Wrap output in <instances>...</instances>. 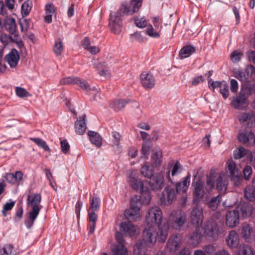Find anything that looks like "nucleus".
I'll list each match as a JSON object with an SVG mask.
<instances>
[{
  "label": "nucleus",
  "instance_id": "1",
  "mask_svg": "<svg viewBox=\"0 0 255 255\" xmlns=\"http://www.w3.org/2000/svg\"><path fill=\"white\" fill-rule=\"evenodd\" d=\"M145 221L148 225L158 227L159 242H165L168 235L169 227L165 223H163V213L161 209L158 206L150 208L146 215Z\"/></svg>",
  "mask_w": 255,
  "mask_h": 255
},
{
  "label": "nucleus",
  "instance_id": "2",
  "mask_svg": "<svg viewBox=\"0 0 255 255\" xmlns=\"http://www.w3.org/2000/svg\"><path fill=\"white\" fill-rule=\"evenodd\" d=\"M159 239V231L153 226L146 228L142 233V239L138 241L134 249V255H149L146 253L148 248L153 247ZM158 242L159 241L158 240Z\"/></svg>",
  "mask_w": 255,
  "mask_h": 255
},
{
  "label": "nucleus",
  "instance_id": "3",
  "mask_svg": "<svg viewBox=\"0 0 255 255\" xmlns=\"http://www.w3.org/2000/svg\"><path fill=\"white\" fill-rule=\"evenodd\" d=\"M41 201V196L39 193L29 195L27 196V202L31 208V211L29 212L28 219L25 221V226L28 229L32 226L42 207V205L40 204Z\"/></svg>",
  "mask_w": 255,
  "mask_h": 255
},
{
  "label": "nucleus",
  "instance_id": "4",
  "mask_svg": "<svg viewBox=\"0 0 255 255\" xmlns=\"http://www.w3.org/2000/svg\"><path fill=\"white\" fill-rule=\"evenodd\" d=\"M127 176L128 182L131 188L136 191H139L142 196L145 194V197L148 198V201L146 202L148 203L150 200V196L149 189L144 185V183L136 178V173L133 170H128Z\"/></svg>",
  "mask_w": 255,
  "mask_h": 255
},
{
  "label": "nucleus",
  "instance_id": "5",
  "mask_svg": "<svg viewBox=\"0 0 255 255\" xmlns=\"http://www.w3.org/2000/svg\"><path fill=\"white\" fill-rule=\"evenodd\" d=\"M187 221V215L181 210H174L168 217V226L176 230L182 228Z\"/></svg>",
  "mask_w": 255,
  "mask_h": 255
},
{
  "label": "nucleus",
  "instance_id": "6",
  "mask_svg": "<svg viewBox=\"0 0 255 255\" xmlns=\"http://www.w3.org/2000/svg\"><path fill=\"white\" fill-rule=\"evenodd\" d=\"M142 0H130L129 3L123 2L116 12L121 16L132 15L137 12L142 5Z\"/></svg>",
  "mask_w": 255,
  "mask_h": 255
},
{
  "label": "nucleus",
  "instance_id": "7",
  "mask_svg": "<svg viewBox=\"0 0 255 255\" xmlns=\"http://www.w3.org/2000/svg\"><path fill=\"white\" fill-rule=\"evenodd\" d=\"M219 234V229L216 221L213 219L208 220L204 228L205 237L210 241H216Z\"/></svg>",
  "mask_w": 255,
  "mask_h": 255
},
{
  "label": "nucleus",
  "instance_id": "8",
  "mask_svg": "<svg viewBox=\"0 0 255 255\" xmlns=\"http://www.w3.org/2000/svg\"><path fill=\"white\" fill-rule=\"evenodd\" d=\"M121 17L116 12H111L110 14L109 27L111 31L116 34H119L122 31L123 22Z\"/></svg>",
  "mask_w": 255,
  "mask_h": 255
},
{
  "label": "nucleus",
  "instance_id": "9",
  "mask_svg": "<svg viewBox=\"0 0 255 255\" xmlns=\"http://www.w3.org/2000/svg\"><path fill=\"white\" fill-rule=\"evenodd\" d=\"M227 169L230 173L231 179L234 182L236 186H240L241 184L242 179L236 163L233 160H229L227 163Z\"/></svg>",
  "mask_w": 255,
  "mask_h": 255
},
{
  "label": "nucleus",
  "instance_id": "10",
  "mask_svg": "<svg viewBox=\"0 0 255 255\" xmlns=\"http://www.w3.org/2000/svg\"><path fill=\"white\" fill-rule=\"evenodd\" d=\"M190 217L192 224L197 228H200L204 219L203 209L200 206H196L191 211Z\"/></svg>",
  "mask_w": 255,
  "mask_h": 255
},
{
  "label": "nucleus",
  "instance_id": "11",
  "mask_svg": "<svg viewBox=\"0 0 255 255\" xmlns=\"http://www.w3.org/2000/svg\"><path fill=\"white\" fill-rule=\"evenodd\" d=\"M176 191L173 188L167 186L162 193L160 201L162 205H170L176 199Z\"/></svg>",
  "mask_w": 255,
  "mask_h": 255
},
{
  "label": "nucleus",
  "instance_id": "12",
  "mask_svg": "<svg viewBox=\"0 0 255 255\" xmlns=\"http://www.w3.org/2000/svg\"><path fill=\"white\" fill-rule=\"evenodd\" d=\"M238 139L248 146H253L255 145V135L252 131H244L238 134Z\"/></svg>",
  "mask_w": 255,
  "mask_h": 255
},
{
  "label": "nucleus",
  "instance_id": "13",
  "mask_svg": "<svg viewBox=\"0 0 255 255\" xmlns=\"http://www.w3.org/2000/svg\"><path fill=\"white\" fill-rule=\"evenodd\" d=\"M240 215L236 209L229 211L226 215V224L227 227L233 228L239 224Z\"/></svg>",
  "mask_w": 255,
  "mask_h": 255
},
{
  "label": "nucleus",
  "instance_id": "14",
  "mask_svg": "<svg viewBox=\"0 0 255 255\" xmlns=\"http://www.w3.org/2000/svg\"><path fill=\"white\" fill-rule=\"evenodd\" d=\"M121 231L129 237H135L139 233L138 228L130 222H125L120 225Z\"/></svg>",
  "mask_w": 255,
  "mask_h": 255
},
{
  "label": "nucleus",
  "instance_id": "15",
  "mask_svg": "<svg viewBox=\"0 0 255 255\" xmlns=\"http://www.w3.org/2000/svg\"><path fill=\"white\" fill-rule=\"evenodd\" d=\"M168 167L172 168L171 170H168L167 172V177L171 182H173V177L180 174L182 170L183 167L178 161H176L174 164L171 162L168 164Z\"/></svg>",
  "mask_w": 255,
  "mask_h": 255
},
{
  "label": "nucleus",
  "instance_id": "16",
  "mask_svg": "<svg viewBox=\"0 0 255 255\" xmlns=\"http://www.w3.org/2000/svg\"><path fill=\"white\" fill-rule=\"evenodd\" d=\"M140 82L145 89H150L154 86L155 80L151 73L143 72L140 75Z\"/></svg>",
  "mask_w": 255,
  "mask_h": 255
},
{
  "label": "nucleus",
  "instance_id": "17",
  "mask_svg": "<svg viewBox=\"0 0 255 255\" xmlns=\"http://www.w3.org/2000/svg\"><path fill=\"white\" fill-rule=\"evenodd\" d=\"M149 179V184L152 190H158L163 187L164 178L162 174L156 173L154 174Z\"/></svg>",
  "mask_w": 255,
  "mask_h": 255
},
{
  "label": "nucleus",
  "instance_id": "18",
  "mask_svg": "<svg viewBox=\"0 0 255 255\" xmlns=\"http://www.w3.org/2000/svg\"><path fill=\"white\" fill-rule=\"evenodd\" d=\"M241 124L248 128L255 126V113L252 112L244 113L239 118Z\"/></svg>",
  "mask_w": 255,
  "mask_h": 255
},
{
  "label": "nucleus",
  "instance_id": "19",
  "mask_svg": "<svg viewBox=\"0 0 255 255\" xmlns=\"http://www.w3.org/2000/svg\"><path fill=\"white\" fill-rule=\"evenodd\" d=\"M181 245V238L180 235L176 234L171 236L167 244V249L170 252H175Z\"/></svg>",
  "mask_w": 255,
  "mask_h": 255
},
{
  "label": "nucleus",
  "instance_id": "20",
  "mask_svg": "<svg viewBox=\"0 0 255 255\" xmlns=\"http://www.w3.org/2000/svg\"><path fill=\"white\" fill-rule=\"evenodd\" d=\"M247 99L248 98L240 92L238 96L234 98L232 105L236 109H243L248 105Z\"/></svg>",
  "mask_w": 255,
  "mask_h": 255
},
{
  "label": "nucleus",
  "instance_id": "21",
  "mask_svg": "<svg viewBox=\"0 0 255 255\" xmlns=\"http://www.w3.org/2000/svg\"><path fill=\"white\" fill-rule=\"evenodd\" d=\"M5 60L11 68L15 67L19 60V55L18 51L12 49L10 52L5 56Z\"/></svg>",
  "mask_w": 255,
  "mask_h": 255
},
{
  "label": "nucleus",
  "instance_id": "22",
  "mask_svg": "<svg viewBox=\"0 0 255 255\" xmlns=\"http://www.w3.org/2000/svg\"><path fill=\"white\" fill-rule=\"evenodd\" d=\"M227 177L224 173L221 172L219 174L216 179V188L220 193H224L228 186Z\"/></svg>",
  "mask_w": 255,
  "mask_h": 255
},
{
  "label": "nucleus",
  "instance_id": "23",
  "mask_svg": "<svg viewBox=\"0 0 255 255\" xmlns=\"http://www.w3.org/2000/svg\"><path fill=\"white\" fill-rule=\"evenodd\" d=\"M227 245L231 248H236L239 245V237L237 233L234 231H231L226 237Z\"/></svg>",
  "mask_w": 255,
  "mask_h": 255
},
{
  "label": "nucleus",
  "instance_id": "24",
  "mask_svg": "<svg viewBox=\"0 0 255 255\" xmlns=\"http://www.w3.org/2000/svg\"><path fill=\"white\" fill-rule=\"evenodd\" d=\"M4 27L5 29L14 37L18 36L15 20L14 18H7L4 22Z\"/></svg>",
  "mask_w": 255,
  "mask_h": 255
},
{
  "label": "nucleus",
  "instance_id": "25",
  "mask_svg": "<svg viewBox=\"0 0 255 255\" xmlns=\"http://www.w3.org/2000/svg\"><path fill=\"white\" fill-rule=\"evenodd\" d=\"M190 175L189 174L186 177L182 178L181 181L176 184V192L178 193L185 192L190 185Z\"/></svg>",
  "mask_w": 255,
  "mask_h": 255
},
{
  "label": "nucleus",
  "instance_id": "26",
  "mask_svg": "<svg viewBox=\"0 0 255 255\" xmlns=\"http://www.w3.org/2000/svg\"><path fill=\"white\" fill-rule=\"evenodd\" d=\"M236 210L241 214L243 218L248 217L252 214L253 207L250 204H241L237 206Z\"/></svg>",
  "mask_w": 255,
  "mask_h": 255
},
{
  "label": "nucleus",
  "instance_id": "27",
  "mask_svg": "<svg viewBox=\"0 0 255 255\" xmlns=\"http://www.w3.org/2000/svg\"><path fill=\"white\" fill-rule=\"evenodd\" d=\"M95 67L97 69L98 73L102 76L109 78L111 76V72L109 67V64L105 62H102L97 64Z\"/></svg>",
  "mask_w": 255,
  "mask_h": 255
},
{
  "label": "nucleus",
  "instance_id": "28",
  "mask_svg": "<svg viewBox=\"0 0 255 255\" xmlns=\"http://www.w3.org/2000/svg\"><path fill=\"white\" fill-rule=\"evenodd\" d=\"M81 118V120H77L75 124V131L79 134H83L87 128L85 123L86 115L84 114Z\"/></svg>",
  "mask_w": 255,
  "mask_h": 255
},
{
  "label": "nucleus",
  "instance_id": "29",
  "mask_svg": "<svg viewBox=\"0 0 255 255\" xmlns=\"http://www.w3.org/2000/svg\"><path fill=\"white\" fill-rule=\"evenodd\" d=\"M162 152L159 147H155L152 151L151 160L156 166L162 163Z\"/></svg>",
  "mask_w": 255,
  "mask_h": 255
},
{
  "label": "nucleus",
  "instance_id": "30",
  "mask_svg": "<svg viewBox=\"0 0 255 255\" xmlns=\"http://www.w3.org/2000/svg\"><path fill=\"white\" fill-rule=\"evenodd\" d=\"M240 92L248 98L255 93V82L246 83L242 87Z\"/></svg>",
  "mask_w": 255,
  "mask_h": 255
},
{
  "label": "nucleus",
  "instance_id": "31",
  "mask_svg": "<svg viewBox=\"0 0 255 255\" xmlns=\"http://www.w3.org/2000/svg\"><path fill=\"white\" fill-rule=\"evenodd\" d=\"M205 189H203V182L201 180H198L196 182L194 196L195 198L201 199L203 197L204 194H206Z\"/></svg>",
  "mask_w": 255,
  "mask_h": 255
},
{
  "label": "nucleus",
  "instance_id": "32",
  "mask_svg": "<svg viewBox=\"0 0 255 255\" xmlns=\"http://www.w3.org/2000/svg\"><path fill=\"white\" fill-rule=\"evenodd\" d=\"M253 230L251 226L247 224H243L241 228V235L243 238L247 241H251L252 234Z\"/></svg>",
  "mask_w": 255,
  "mask_h": 255
},
{
  "label": "nucleus",
  "instance_id": "33",
  "mask_svg": "<svg viewBox=\"0 0 255 255\" xmlns=\"http://www.w3.org/2000/svg\"><path fill=\"white\" fill-rule=\"evenodd\" d=\"M141 174L145 177L150 178L154 174V169L150 162H146L141 168Z\"/></svg>",
  "mask_w": 255,
  "mask_h": 255
},
{
  "label": "nucleus",
  "instance_id": "34",
  "mask_svg": "<svg viewBox=\"0 0 255 255\" xmlns=\"http://www.w3.org/2000/svg\"><path fill=\"white\" fill-rule=\"evenodd\" d=\"M202 238V235L200 231L199 228H196V230L190 236V243L192 245L196 246L201 242Z\"/></svg>",
  "mask_w": 255,
  "mask_h": 255
},
{
  "label": "nucleus",
  "instance_id": "35",
  "mask_svg": "<svg viewBox=\"0 0 255 255\" xmlns=\"http://www.w3.org/2000/svg\"><path fill=\"white\" fill-rule=\"evenodd\" d=\"M91 142L97 147H100L102 144V139L101 136L93 131H89L88 133Z\"/></svg>",
  "mask_w": 255,
  "mask_h": 255
},
{
  "label": "nucleus",
  "instance_id": "36",
  "mask_svg": "<svg viewBox=\"0 0 255 255\" xmlns=\"http://www.w3.org/2000/svg\"><path fill=\"white\" fill-rule=\"evenodd\" d=\"M195 51V48L191 45L184 46L179 51V56L181 59L189 57Z\"/></svg>",
  "mask_w": 255,
  "mask_h": 255
},
{
  "label": "nucleus",
  "instance_id": "37",
  "mask_svg": "<svg viewBox=\"0 0 255 255\" xmlns=\"http://www.w3.org/2000/svg\"><path fill=\"white\" fill-rule=\"evenodd\" d=\"M140 211L129 208L125 211V216L128 220L135 221L140 217Z\"/></svg>",
  "mask_w": 255,
  "mask_h": 255
},
{
  "label": "nucleus",
  "instance_id": "38",
  "mask_svg": "<svg viewBox=\"0 0 255 255\" xmlns=\"http://www.w3.org/2000/svg\"><path fill=\"white\" fill-rule=\"evenodd\" d=\"M112 251L114 255H128V249L125 245L115 244Z\"/></svg>",
  "mask_w": 255,
  "mask_h": 255
},
{
  "label": "nucleus",
  "instance_id": "39",
  "mask_svg": "<svg viewBox=\"0 0 255 255\" xmlns=\"http://www.w3.org/2000/svg\"><path fill=\"white\" fill-rule=\"evenodd\" d=\"M55 12V8L54 5L50 3L47 4L45 6V13L44 19L46 22L50 23L52 22V15Z\"/></svg>",
  "mask_w": 255,
  "mask_h": 255
},
{
  "label": "nucleus",
  "instance_id": "40",
  "mask_svg": "<svg viewBox=\"0 0 255 255\" xmlns=\"http://www.w3.org/2000/svg\"><path fill=\"white\" fill-rule=\"evenodd\" d=\"M129 102V100H116L110 104V107L115 111H119L125 108Z\"/></svg>",
  "mask_w": 255,
  "mask_h": 255
},
{
  "label": "nucleus",
  "instance_id": "41",
  "mask_svg": "<svg viewBox=\"0 0 255 255\" xmlns=\"http://www.w3.org/2000/svg\"><path fill=\"white\" fill-rule=\"evenodd\" d=\"M90 207L89 211L96 212L98 211L100 206V199L96 195H94L90 199Z\"/></svg>",
  "mask_w": 255,
  "mask_h": 255
},
{
  "label": "nucleus",
  "instance_id": "42",
  "mask_svg": "<svg viewBox=\"0 0 255 255\" xmlns=\"http://www.w3.org/2000/svg\"><path fill=\"white\" fill-rule=\"evenodd\" d=\"M245 197L250 201L255 199V188L252 185H248L244 190Z\"/></svg>",
  "mask_w": 255,
  "mask_h": 255
},
{
  "label": "nucleus",
  "instance_id": "43",
  "mask_svg": "<svg viewBox=\"0 0 255 255\" xmlns=\"http://www.w3.org/2000/svg\"><path fill=\"white\" fill-rule=\"evenodd\" d=\"M221 199L222 198L220 195H219L216 197H212L211 199L208 202V206L209 208L212 211L216 210L221 201Z\"/></svg>",
  "mask_w": 255,
  "mask_h": 255
},
{
  "label": "nucleus",
  "instance_id": "44",
  "mask_svg": "<svg viewBox=\"0 0 255 255\" xmlns=\"http://www.w3.org/2000/svg\"><path fill=\"white\" fill-rule=\"evenodd\" d=\"M239 253L240 255H254L252 248L248 245H241Z\"/></svg>",
  "mask_w": 255,
  "mask_h": 255
},
{
  "label": "nucleus",
  "instance_id": "45",
  "mask_svg": "<svg viewBox=\"0 0 255 255\" xmlns=\"http://www.w3.org/2000/svg\"><path fill=\"white\" fill-rule=\"evenodd\" d=\"M214 173L213 171L211 170L209 177H208L206 185L204 188L207 193H210L211 190L213 188L214 185Z\"/></svg>",
  "mask_w": 255,
  "mask_h": 255
},
{
  "label": "nucleus",
  "instance_id": "46",
  "mask_svg": "<svg viewBox=\"0 0 255 255\" xmlns=\"http://www.w3.org/2000/svg\"><path fill=\"white\" fill-rule=\"evenodd\" d=\"M30 140L45 151H49L50 148L45 141L40 138L30 137Z\"/></svg>",
  "mask_w": 255,
  "mask_h": 255
},
{
  "label": "nucleus",
  "instance_id": "47",
  "mask_svg": "<svg viewBox=\"0 0 255 255\" xmlns=\"http://www.w3.org/2000/svg\"><path fill=\"white\" fill-rule=\"evenodd\" d=\"M158 29V28H154L151 25H149L145 30V33L150 37L158 38L160 36V30Z\"/></svg>",
  "mask_w": 255,
  "mask_h": 255
},
{
  "label": "nucleus",
  "instance_id": "48",
  "mask_svg": "<svg viewBox=\"0 0 255 255\" xmlns=\"http://www.w3.org/2000/svg\"><path fill=\"white\" fill-rule=\"evenodd\" d=\"M31 1L27 0L25 1L21 5V12L22 16H27L31 9Z\"/></svg>",
  "mask_w": 255,
  "mask_h": 255
},
{
  "label": "nucleus",
  "instance_id": "49",
  "mask_svg": "<svg viewBox=\"0 0 255 255\" xmlns=\"http://www.w3.org/2000/svg\"><path fill=\"white\" fill-rule=\"evenodd\" d=\"M63 50V46L60 39L56 40L54 47L53 51L56 56H59L62 54Z\"/></svg>",
  "mask_w": 255,
  "mask_h": 255
},
{
  "label": "nucleus",
  "instance_id": "50",
  "mask_svg": "<svg viewBox=\"0 0 255 255\" xmlns=\"http://www.w3.org/2000/svg\"><path fill=\"white\" fill-rule=\"evenodd\" d=\"M150 147L149 145L144 142L142 144V148H141V158L143 160H146L148 158L149 154V150Z\"/></svg>",
  "mask_w": 255,
  "mask_h": 255
},
{
  "label": "nucleus",
  "instance_id": "51",
  "mask_svg": "<svg viewBox=\"0 0 255 255\" xmlns=\"http://www.w3.org/2000/svg\"><path fill=\"white\" fill-rule=\"evenodd\" d=\"M112 143L113 146L120 147V140L121 138V135L117 131H113L112 132Z\"/></svg>",
  "mask_w": 255,
  "mask_h": 255
},
{
  "label": "nucleus",
  "instance_id": "52",
  "mask_svg": "<svg viewBox=\"0 0 255 255\" xmlns=\"http://www.w3.org/2000/svg\"><path fill=\"white\" fill-rule=\"evenodd\" d=\"M212 81V80L211 78L208 79L209 87L211 90H213V91H214L215 88H221V87H223V86L226 83V82L224 81L222 82L218 81L213 82Z\"/></svg>",
  "mask_w": 255,
  "mask_h": 255
},
{
  "label": "nucleus",
  "instance_id": "53",
  "mask_svg": "<svg viewBox=\"0 0 255 255\" xmlns=\"http://www.w3.org/2000/svg\"><path fill=\"white\" fill-rule=\"evenodd\" d=\"M247 150L244 147H239L234 151V157L236 159H240L247 154Z\"/></svg>",
  "mask_w": 255,
  "mask_h": 255
},
{
  "label": "nucleus",
  "instance_id": "54",
  "mask_svg": "<svg viewBox=\"0 0 255 255\" xmlns=\"http://www.w3.org/2000/svg\"><path fill=\"white\" fill-rule=\"evenodd\" d=\"M235 77L240 81L246 82L248 79V75L245 71L241 70H238L235 72Z\"/></svg>",
  "mask_w": 255,
  "mask_h": 255
},
{
  "label": "nucleus",
  "instance_id": "55",
  "mask_svg": "<svg viewBox=\"0 0 255 255\" xmlns=\"http://www.w3.org/2000/svg\"><path fill=\"white\" fill-rule=\"evenodd\" d=\"M16 95L20 98L27 97L30 96V94L24 88L19 87L15 88Z\"/></svg>",
  "mask_w": 255,
  "mask_h": 255
},
{
  "label": "nucleus",
  "instance_id": "56",
  "mask_svg": "<svg viewBox=\"0 0 255 255\" xmlns=\"http://www.w3.org/2000/svg\"><path fill=\"white\" fill-rule=\"evenodd\" d=\"M76 80V84L79 85L83 90L86 91H89L91 90L90 86L86 81L79 77H77Z\"/></svg>",
  "mask_w": 255,
  "mask_h": 255
},
{
  "label": "nucleus",
  "instance_id": "57",
  "mask_svg": "<svg viewBox=\"0 0 255 255\" xmlns=\"http://www.w3.org/2000/svg\"><path fill=\"white\" fill-rule=\"evenodd\" d=\"M243 56V53L239 51H234L231 54V59L233 63L238 62Z\"/></svg>",
  "mask_w": 255,
  "mask_h": 255
},
{
  "label": "nucleus",
  "instance_id": "58",
  "mask_svg": "<svg viewBox=\"0 0 255 255\" xmlns=\"http://www.w3.org/2000/svg\"><path fill=\"white\" fill-rule=\"evenodd\" d=\"M13 247L10 244L5 245L1 249V255H10L12 253Z\"/></svg>",
  "mask_w": 255,
  "mask_h": 255
},
{
  "label": "nucleus",
  "instance_id": "59",
  "mask_svg": "<svg viewBox=\"0 0 255 255\" xmlns=\"http://www.w3.org/2000/svg\"><path fill=\"white\" fill-rule=\"evenodd\" d=\"M77 79V77H68L64 78L61 80L60 81V84L61 85L76 84Z\"/></svg>",
  "mask_w": 255,
  "mask_h": 255
},
{
  "label": "nucleus",
  "instance_id": "60",
  "mask_svg": "<svg viewBox=\"0 0 255 255\" xmlns=\"http://www.w3.org/2000/svg\"><path fill=\"white\" fill-rule=\"evenodd\" d=\"M130 208L140 211V202L136 197L131 199Z\"/></svg>",
  "mask_w": 255,
  "mask_h": 255
},
{
  "label": "nucleus",
  "instance_id": "61",
  "mask_svg": "<svg viewBox=\"0 0 255 255\" xmlns=\"http://www.w3.org/2000/svg\"><path fill=\"white\" fill-rule=\"evenodd\" d=\"M246 72L248 77L250 76L252 79H255V67L252 65H249L246 68Z\"/></svg>",
  "mask_w": 255,
  "mask_h": 255
},
{
  "label": "nucleus",
  "instance_id": "62",
  "mask_svg": "<svg viewBox=\"0 0 255 255\" xmlns=\"http://www.w3.org/2000/svg\"><path fill=\"white\" fill-rule=\"evenodd\" d=\"M134 20L136 26L139 28H144L146 25V21L144 17L135 18Z\"/></svg>",
  "mask_w": 255,
  "mask_h": 255
},
{
  "label": "nucleus",
  "instance_id": "63",
  "mask_svg": "<svg viewBox=\"0 0 255 255\" xmlns=\"http://www.w3.org/2000/svg\"><path fill=\"white\" fill-rule=\"evenodd\" d=\"M19 24L21 31H26L30 26L29 20L27 19H24L20 21Z\"/></svg>",
  "mask_w": 255,
  "mask_h": 255
},
{
  "label": "nucleus",
  "instance_id": "64",
  "mask_svg": "<svg viewBox=\"0 0 255 255\" xmlns=\"http://www.w3.org/2000/svg\"><path fill=\"white\" fill-rule=\"evenodd\" d=\"M244 178L246 180H248L252 174V168L249 166H246L243 170Z\"/></svg>",
  "mask_w": 255,
  "mask_h": 255
}]
</instances>
